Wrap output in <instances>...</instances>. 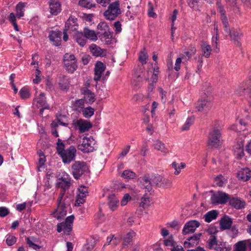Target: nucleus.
<instances>
[{
    "mask_svg": "<svg viewBox=\"0 0 251 251\" xmlns=\"http://www.w3.org/2000/svg\"><path fill=\"white\" fill-rule=\"evenodd\" d=\"M66 190V189H61V191L59 193V197L57 199V205H58V206L60 204L61 202L63 200Z\"/></svg>",
    "mask_w": 251,
    "mask_h": 251,
    "instance_id": "62",
    "label": "nucleus"
},
{
    "mask_svg": "<svg viewBox=\"0 0 251 251\" xmlns=\"http://www.w3.org/2000/svg\"><path fill=\"white\" fill-rule=\"evenodd\" d=\"M148 59V55L147 52L144 51H141L138 57V60L142 64L147 63V60Z\"/></svg>",
    "mask_w": 251,
    "mask_h": 251,
    "instance_id": "56",
    "label": "nucleus"
},
{
    "mask_svg": "<svg viewBox=\"0 0 251 251\" xmlns=\"http://www.w3.org/2000/svg\"><path fill=\"white\" fill-rule=\"evenodd\" d=\"M25 240L27 245L34 250L38 251L42 248V246L34 243L32 241H30L29 238H25Z\"/></svg>",
    "mask_w": 251,
    "mask_h": 251,
    "instance_id": "57",
    "label": "nucleus"
},
{
    "mask_svg": "<svg viewBox=\"0 0 251 251\" xmlns=\"http://www.w3.org/2000/svg\"><path fill=\"white\" fill-rule=\"evenodd\" d=\"M63 68L66 72L70 74H73L78 68L77 62H65L63 63Z\"/></svg>",
    "mask_w": 251,
    "mask_h": 251,
    "instance_id": "26",
    "label": "nucleus"
},
{
    "mask_svg": "<svg viewBox=\"0 0 251 251\" xmlns=\"http://www.w3.org/2000/svg\"><path fill=\"white\" fill-rule=\"evenodd\" d=\"M91 140H86V141H83L81 144L78 145L77 148L84 153L93 152L94 148L91 145Z\"/></svg>",
    "mask_w": 251,
    "mask_h": 251,
    "instance_id": "20",
    "label": "nucleus"
},
{
    "mask_svg": "<svg viewBox=\"0 0 251 251\" xmlns=\"http://www.w3.org/2000/svg\"><path fill=\"white\" fill-rule=\"evenodd\" d=\"M25 3L22 1L18 2L16 6V15L18 18L20 19L24 16L25 7Z\"/></svg>",
    "mask_w": 251,
    "mask_h": 251,
    "instance_id": "33",
    "label": "nucleus"
},
{
    "mask_svg": "<svg viewBox=\"0 0 251 251\" xmlns=\"http://www.w3.org/2000/svg\"><path fill=\"white\" fill-rule=\"evenodd\" d=\"M75 219V216L71 215L68 216L64 222V234L66 235H69L73 230V222Z\"/></svg>",
    "mask_w": 251,
    "mask_h": 251,
    "instance_id": "16",
    "label": "nucleus"
},
{
    "mask_svg": "<svg viewBox=\"0 0 251 251\" xmlns=\"http://www.w3.org/2000/svg\"><path fill=\"white\" fill-rule=\"evenodd\" d=\"M118 6H120V2L118 0H116L109 4L108 8L103 13V16L105 18L109 21H113L112 18V14L116 11Z\"/></svg>",
    "mask_w": 251,
    "mask_h": 251,
    "instance_id": "11",
    "label": "nucleus"
},
{
    "mask_svg": "<svg viewBox=\"0 0 251 251\" xmlns=\"http://www.w3.org/2000/svg\"><path fill=\"white\" fill-rule=\"evenodd\" d=\"M201 50L202 53L201 56L209 58L212 51L210 45L207 44L206 42H203L201 44Z\"/></svg>",
    "mask_w": 251,
    "mask_h": 251,
    "instance_id": "25",
    "label": "nucleus"
},
{
    "mask_svg": "<svg viewBox=\"0 0 251 251\" xmlns=\"http://www.w3.org/2000/svg\"><path fill=\"white\" fill-rule=\"evenodd\" d=\"M201 235H202L201 233H196V234H194L193 235L188 237L187 239V240L189 241H191V242L192 241L193 242V241H197V244H198Z\"/></svg>",
    "mask_w": 251,
    "mask_h": 251,
    "instance_id": "61",
    "label": "nucleus"
},
{
    "mask_svg": "<svg viewBox=\"0 0 251 251\" xmlns=\"http://www.w3.org/2000/svg\"><path fill=\"white\" fill-rule=\"evenodd\" d=\"M72 175L76 180L80 179L85 172H90L86 162L83 161H75L72 165Z\"/></svg>",
    "mask_w": 251,
    "mask_h": 251,
    "instance_id": "2",
    "label": "nucleus"
},
{
    "mask_svg": "<svg viewBox=\"0 0 251 251\" xmlns=\"http://www.w3.org/2000/svg\"><path fill=\"white\" fill-rule=\"evenodd\" d=\"M121 176L125 179H132L136 177V174L130 170H126L124 171Z\"/></svg>",
    "mask_w": 251,
    "mask_h": 251,
    "instance_id": "40",
    "label": "nucleus"
},
{
    "mask_svg": "<svg viewBox=\"0 0 251 251\" xmlns=\"http://www.w3.org/2000/svg\"><path fill=\"white\" fill-rule=\"evenodd\" d=\"M247 247L246 240H241L236 243L233 246V251H247Z\"/></svg>",
    "mask_w": 251,
    "mask_h": 251,
    "instance_id": "32",
    "label": "nucleus"
},
{
    "mask_svg": "<svg viewBox=\"0 0 251 251\" xmlns=\"http://www.w3.org/2000/svg\"><path fill=\"white\" fill-rule=\"evenodd\" d=\"M135 235L136 233L132 230H130L128 232H127L124 237V242L122 244L123 247H128V245L132 242L133 237L135 236Z\"/></svg>",
    "mask_w": 251,
    "mask_h": 251,
    "instance_id": "23",
    "label": "nucleus"
},
{
    "mask_svg": "<svg viewBox=\"0 0 251 251\" xmlns=\"http://www.w3.org/2000/svg\"><path fill=\"white\" fill-rule=\"evenodd\" d=\"M149 10L148 12V15L150 17L155 18L157 17V14L153 12V6L151 1L148 2Z\"/></svg>",
    "mask_w": 251,
    "mask_h": 251,
    "instance_id": "55",
    "label": "nucleus"
},
{
    "mask_svg": "<svg viewBox=\"0 0 251 251\" xmlns=\"http://www.w3.org/2000/svg\"><path fill=\"white\" fill-rule=\"evenodd\" d=\"M9 214V209L5 207H0V217H4Z\"/></svg>",
    "mask_w": 251,
    "mask_h": 251,
    "instance_id": "64",
    "label": "nucleus"
},
{
    "mask_svg": "<svg viewBox=\"0 0 251 251\" xmlns=\"http://www.w3.org/2000/svg\"><path fill=\"white\" fill-rule=\"evenodd\" d=\"M242 34H240V32L237 30H232L231 34L229 35V36L231 38L232 40H234V41H237L238 44L240 43L238 42L239 39H240Z\"/></svg>",
    "mask_w": 251,
    "mask_h": 251,
    "instance_id": "48",
    "label": "nucleus"
},
{
    "mask_svg": "<svg viewBox=\"0 0 251 251\" xmlns=\"http://www.w3.org/2000/svg\"><path fill=\"white\" fill-rule=\"evenodd\" d=\"M105 69L106 66L104 63L100 61H98L95 64L94 73L102 74Z\"/></svg>",
    "mask_w": 251,
    "mask_h": 251,
    "instance_id": "39",
    "label": "nucleus"
},
{
    "mask_svg": "<svg viewBox=\"0 0 251 251\" xmlns=\"http://www.w3.org/2000/svg\"><path fill=\"white\" fill-rule=\"evenodd\" d=\"M56 152L60 155L64 151H65V146L62 140L58 138L57 142L56 143Z\"/></svg>",
    "mask_w": 251,
    "mask_h": 251,
    "instance_id": "41",
    "label": "nucleus"
},
{
    "mask_svg": "<svg viewBox=\"0 0 251 251\" xmlns=\"http://www.w3.org/2000/svg\"><path fill=\"white\" fill-rule=\"evenodd\" d=\"M237 177L242 181H247L251 177V170L248 168L242 169L237 173Z\"/></svg>",
    "mask_w": 251,
    "mask_h": 251,
    "instance_id": "17",
    "label": "nucleus"
},
{
    "mask_svg": "<svg viewBox=\"0 0 251 251\" xmlns=\"http://www.w3.org/2000/svg\"><path fill=\"white\" fill-rule=\"evenodd\" d=\"M66 117L65 115H63L61 113L57 114L56 115V121H57V123H54V122H53L50 124V126H51V129L54 128H57V127H58L57 124H59L60 125L63 126H66V127L68 126L69 125V124L63 122L61 121V119L60 118V117Z\"/></svg>",
    "mask_w": 251,
    "mask_h": 251,
    "instance_id": "31",
    "label": "nucleus"
},
{
    "mask_svg": "<svg viewBox=\"0 0 251 251\" xmlns=\"http://www.w3.org/2000/svg\"><path fill=\"white\" fill-rule=\"evenodd\" d=\"M224 27V31L226 33V36H229L232 30L230 29L228 20L222 21Z\"/></svg>",
    "mask_w": 251,
    "mask_h": 251,
    "instance_id": "58",
    "label": "nucleus"
},
{
    "mask_svg": "<svg viewBox=\"0 0 251 251\" xmlns=\"http://www.w3.org/2000/svg\"><path fill=\"white\" fill-rule=\"evenodd\" d=\"M232 223V219L228 215H224L219 221L220 229L222 231L229 229Z\"/></svg>",
    "mask_w": 251,
    "mask_h": 251,
    "instance_id": "14",
    "label": "nucleus"
},
{
    "mask_svg": "<svg viewBox=\"0 0 251 251\" xmlns=\"http://www.w3.org/2000/svg\"><path fill=\"white\" fill-rule=\"evenodd\" d=\"M57 179L59 181L56 183V186L61 189H68L71 185L70 181L67 180L65 177H61Z\"/></svg>",
    "mask_w": 251,
    "mask_h": 251,
    "instance_id": "30",
    "label": "nucleus"
},
{
    "mask_svg": "<svg viewBox=\"0 0 251 251\" xmlns=\"http://www.w3.org/2000/svg\"><path fill=\"white\" fill-rule=\"evenodd\" d=\"M84 99H85L82 98V99H78V100H76L75 101V104H74V105L76 107H78L79 108L83 109L84 108V103H85V101L84 100Z\"/></svg>",
    "mask_w": 251,
    "mask_h": 251,
    "instance_id": "63",
    "label": "nucleus"
},
{
    "mask_svg": "<svg viewBox=\"0 0 251 251\" xmlns=\"http://www.w3.org/2000/svg\"><path fill=\"white\" fill-rule=\"evenodd\" d=\"M195 119V118L193 116L188 117L187 119L185 124L182 126L181 130H188L190 128V126L194 124Z\"/></svg>",
    "mask_w": 251,
    "mask_h": 251,
    "instance_id": "42",
    "label": "nucleus"
},
{
    "mask_svg": "<svg viewBox=\"0 0 251 251\" xmlns=\"http://www.w3.org/2000/svg\"><path fill=\"white\" fill-rule=\"evenodd\" d=\"M164 244L165 246H171L174 247L175 242L173 239V236L172 235L169 236V238L165 239L164 241Z\"/></svg>",
    "mask_w": 251,
    "mask_h": 251,
    "instance_id": "60",
    "label": "nucleus"
},
{
    "mask_svg": "<svg viewBox=\"0 0 251 251\" xmlns=\"http://www.w3.org/2000/svg\"><path fill=\"white\" fill-rule=\"evenodd\" d=\"M113 34L112 31H104L103 33L100 32V34L99 35V38L103 41V39L105 38L106 45H109L111 44V39L112 35Z\"/></svg>",
    "mask_w": 251,
    "mask_h": 251,
    "instance_id": "27",
    "label": "nucleus"
},
{
    "mask_svg": "<svg viewBox=\"0 0 251 251\" xmlns=\"http://www.w3.org/2000/svg\"><path fill=\"white\" fill-rule=\"evenodd\" d=\"M137 184L142 189H146V191L150 192L152 190V185L151 181V176L146 174L137 178Z\"/></svg>",
    "mask_w": 251,
    "mask_h": 251,
    "instance_id": "6",
    "label": "nucleus"
},
{
    "mask_svg": "<svg viewBox=\"0 0 251 251\" xmlns=\"http://www.w3.org/2000/svg\"><path fill=\"white\" fill-rule=\"evenodd\" d=\"M95 16L94 14H87L85 13H81L79 15V17L82 19L83 21H85L88 22H91L93 21V18Z\"/></svg>",
    "mask_w": 251,
    "mask_h": 251,
    "instance_id": "46",
    "label": "nucleus"
},
{
    "mask_svg": "<svg viewBox=\"0 0 251 251\" xmlns=\"http://www.w3.org/2000/svg\"><path fill=\"white\" fill-rule=\"evenodd\" d=\"M216 6L217 7L218 11L220 13V19L221 21H223L228 20L226 10L220 1H217L216 2Z\"/></svg>",
    "mask_w": 251,
    "mask_h": 251,
    "instance_id": "34",
    "label": "nucleus"
},
{
    "mask_svg": "<svg viewBox=\"0 0 251 251\" xmlns=\"http://www.w3.org/2000/svg\"><path fill=\"white\" fill-rule=\"evenodd\" d=\"M90 51L95 57H104L105 54H103L102 52L106 51V50L102 49L96 44H92L89 47Z\"/></svg>",
    "mask_w": 251,
    "mask_h": 251,
    "instance_id": "21",
    "label": "nucleus"
},
{
    "mask_svg": "<svg viewBox=\"0 0 251 251\" xmlns=\"http://www.w3.org/2000/svg\"><path fill=\"white\" fill-rule=\"evenodd\" d=\"M211 91V87L209 83L205 82L202 85L201 99L196 103V108L198 111H203L207 113L211 109L212 106L211 99L209 97Z\"/></svg>",
    "mask_w": 251,
    "mask_h": 251,
    "instance_id": "1",
    "label": "nucleus"
},
{
    "mask_svg": "<svg viewBox=\"0 0 251 251\" xmlns=\"http://www.w3.org/2000/svg\"><path fill=\"white\" fill-rule=\"evenodd\" d=\"M70 78L65 75L59 77L58 85L60 89L63 91L68 92L70 89Z\"/></svg>",
    "mask_w": 251,
    "mask_h": 251,
    "instance_id": "18",
    "label": "nucleus"
},
{
    "mask_svg": "<svg viewBox=\"0 0 251 251\" xmlns=\"http://www.w3.org/2000/svg\"><path fill=\"white\" fill-rule=\"evenodd\" d=\"M70 61H77V59L74 54L66 53L63 55L62 63L65 62H69Z\"/></svg>",
    "mask_w": 251,
    "mask_h": 251,
    "instance_id": "45",
    "label": "nucleus"
},
{
    "mask_svg": "<svg viewBox=\"0 0 251 251\" xmlns=\"http://www.w3.org/2000/svg\"><path fill=\"white\" fill-rule=\"evenodd\" d=\"M200 226V223L196 220H193L187 222L184 225L182 231V234L185 235L195 232L197 228Z\"/></svg>",
    "mask_w": 251,
    "mask_h": 251,
    "instance_id": "7",
    "label": "nucleus"
},
{
    "mask_svg": "<svg viewBox=\"0 0 251 251\" xmlns=\"http://www.w3.org/2000/svg\"><path fill=\"white\" fill-rule=\"evenodd\" d=\"M72 125L75 129H78L80 133L88 131L93 126V124L89 121L79 119L75 121H73Z\"/></svg>",
    "mask_w": 251,
    "mask_h": 251,
    "instance_id": "5",
    "label": "nucleus"
},
{
    "mask_svg": "<svg viewBox=\"0 0 251 251\" xmlns=\"http://www.w3.org/2000/svg\"><path fill=\"white\" fill-rule=\"evenodd\" d=\"M228 205L236 209H242L245 208L246 202L244 201L241 200L239 197H234L229 196Z\"/></svg>",
    "mask_w": 251,
    "mask_h": 251,
    "instance_id": "10",
    "label": "nucleus"
},
{
    "mask_svg": "<svg viewBox=\"0 0 251 251\" xmlns=\"http://www.w3.org/2000/svg\"><path fill=\"white\" fill-rule=\"evenodd\" d=\"M77 191L79 192V194H77L76 196L75 205L79 206V203L78 202V199H82L83 198H85L87 195V194L88 193V192L87 187L83 185H81L79 188H78Z\"/></svg>",
    "mask_w": 251,
    "mask_h": 251,
    "instance_id": "24",
    "label": "nucleus"
},
{
    "mask_svg": "<svg viewBox=\"0 0 251 251\" xmlns=\"http://www.w3.org/2000/svg\"><path fill=\"white\" fill-rule=\"evenodd\" d=\"M108 205L112 211H114L118 206L119 200L116 198L115 194H110L108 196Z\"/></svg>",
    "mask_w": 251,
    "mask_h": 251,
    "instance_id": "22",
    "label": "nucleus"
},
{
    "mask_svg": "<svg viewBox=\"0 0 251 251\" xmlns=\"http://www.w3.org/2000/svg\"><path fill=\"white\" fill-rule=\"evenodd\" d=\"M230 229L228 235L232 238H235L238 234V229L236 225L231 226V227L229 229Z\"/></svg>",
    "mask_w": 251,
    "mask_h": 251,
    "instance_id": "54",
    "label": "nucleus"
},
{
    "mask_svg": "<svg viewBox=\"0 0 251 251\" xmlns=\"http://www.w3.org/2000/svg\"><path fill=\"white\" fill-rule=\"evenodd\" d=\"M62 32L59 30H50L49 38L50 41L53 42V45L58 47L61 45Z\"/></svg>",
    "mask_w": 251,
    "mask_h": 251,
    "instance_id": "12",
    "label": "nucleus"
},
{
    "mask_svg": "<svg viewBox=\"0 0 251 251\" xmlns=\"http://www.w3.org/2000/svg\"><path fill=\"white\" fill-rule=\"evenodd\" d=\"M210 193H212L211 196V203L213 205L225 204L229 201L230 195L226 192L221 191L215 192L212 190L210 191Z\"/></svg>",
    "mask_w": 251,
    "mask_h": 251,
    "instance_id": "3",
    "label": "nucleus"
},
{
    "mask_svg": "<svg viewBox=\"0 0 251 251\" xmlns=\"http://www.w3.org/2000/svg\"><path fill=\"white\" fill-rule=\"evenodd\" d=\"M76 155V150L75 147L71 145L59 156L61 158L63 163L69 164L73 161H75Z\"/></svg>",
    "mask_w": 251,
    "mask_h": 251,
    "instance_id": "4",
    "label": "nucleus"
},
{
    "mask_svg": "<svg viewBox=\"0 0 251 251\" xmlns=\"http://www.w3.org/2000/svg\"><path fill=\"white\" fill-rule=\"evenodd\" d=\"M83 36L87 39L96 41L98 40L100 31L96 32L94 30L90 29L88 27H85L83 29Z\"/></svg>",
    "mask_w": 251,
    "mask_h": 251,
    "instance_id": "19",
    "label": "nucleus"
},
{
    "mask_svg": "<svg viewBox=\"0 0 251 251\" xmlns=\"http://www.w3.org/2000/svg\"><path fill=\"white\" fill-rule=\"evenodd\" d=\"M151 181L152 184L154 183L155 185L158 187L160 181L162 180V176L158 174H152L151 176Z\"/></svg>",
    "mask_w": 251,
    "mask_h": 251,
    "instance_id": "47",
    "label": "nucleus"
},
{
    "mask_svg": "<svg viewBox=\"0 0 251 251\" xmlns=\"http://www.w3.org/2000/svg\"><path fill=\"white\" fill-rule=\"evenodd\" d=\"M219 215L217 210H212L208 211L204 215V221L207 223H210L212 221L216 219Z\"/></svg>",
    "mask_w": 251,
    "mask_h": 251,
    "instance_id": "28",
    "label": "nucleus"
},
{
    "mask_svg": "<svg viewBox=\"0 0 251 251\" xmlns=\"http://www.w3.org/2000/svg\"><path fill=\"white\" fill-rule=\"evenodd\" d=\"M99 30L104 31H110L109 26L106 22H100L97 25Z\"/></svg>",
    "mask_w": 251,
    "mask_h": 251,
    "instance_id": "51",
    "label": "nucleus"
},
{
    "mask_svg": "<svg viewBox=\"0 0 251 251\" xmlns=\"http://www.w3.org/2000/svg\"><path fill=\"white\" fill-rule=\"evenodd\" d=\"M48 3L51 15L56 16L61 12V5L59 0H50Z\"/></svg>",
    "mask_w": 251,
    "mask_h": 251,
    "instance_id": "15",
    "label": "nucleus"
},
{
    "mask_svg": "<svg viewBox=\"0 0 251 251\" xmlns=\"http://www.w3.org/2000/svg\"><path fill=\"white\" fill-rule=\"evenodd\" d=\"M221 135L220 130L217 128H214L212 132H209L210 136L207 142L208 146L211 148L218 146Z\"/></svg>",
    "mask_w": 251,
    "mask_h": 251,
    "instance_id": "8",
    "label": "nucleus"
},
{
    "mask_svg": "<svg viewBox=\"0 0 251 251\" xmlns=\"http://www.w3.org/2000/svg\"><path fill=\"white\" fill-rule=\"evenodd\" d=\"M83 33L82 31H77L75 33V41L82 47H84L87 43L86 39L81 37L82 36H83Z\"/></svg>",
    "mask_w": 251,
    "mask_h": 251,
    "instance_id": "36",
    "label": "nucleus"
},
{
    "mask_svg": "<svg viewBox=\"0 0 251 251\" xmlns=\"http://www.w3.org/2000/svg\"><path fill=\"white\" fill-rule=\"evenodd\" d=\"M244 146V141L242 139L238 140L233 146V151L237 159L241 160L245 155Z\"/></svg>",
    "mask_w": 251,
    "mask_h": 251,
    "instance_id": "9",
    "label": "nucleus"
},
{
    "mask_svg": "<svg viewBox=\"0 0 251 251\" xmlns=\"http://www.w3.org/2000/svg\"><path fill=\"white\" fill-rule=\"evenodd\" d=\"M172 185V182L167 178H163L162 176V180L160 181L158 187L167 188L170 187Z\"/></svg>",
    "mask_w": 251,
    "mask_h": 251,
    "instance_id": "49",
    "label": "nucleus"
},
{
    "mask_svg": "<svg viewBox=\"0 0 251 251\" xmlns=\"http://www.w3.org/2000/svg\"><path fill=\"white\" fill-rule=\"evenodd\" d=\"M92 0H79L78 5L82 7L87 9H90L93 7H96V4L92 3Z\"/></svg>",
    "mask_w": 251,
    "mask_h": 251,
    "instance_id": "35",
    "label": "nucleus"
},
{
    "mask_svg": "<svg viewBox=\"0 0 251 251\" xmlns=\"http://www.w3.org/2000/svg\"><path fill=\"white\" fill-rule=\"evenodd\" d=\"M17 238L12 234L9 233L6 236V243L8 246H11L15 244Z\"/></svg>",
    "mask_w": 251,
    "mask_h": 251,
    "instance_id": "44",
    "label": "nucleus"
},
{
    "mask_svg": "<svg viewBox=\"0 0 251 251\" xmlns=\"http://www.w3.org/2000/svg\"><path fill=\"white\" fill-rule=\"evenodd\" d=\"M19 94L22 100H26L31 96V93L29 90L26 87H22L19 93Z\"/></svg>",
    "mask_w": 251,
    "mask_h": 251,
    "instance_id": "37",
    "label": "nucleus"
},
{
    "mask_svg": "<svg viewBox=\"0 0 251 251\" xmlns=\"http://www.w3.org/2000/svg\"><path fill=\"white\" fill-rule=\"evenodd\" d=\"M45 89L47 91L52 92L54 89V87L53 84V83L51 81V79L50 78V76L48 75L46 76L45 79Z\"/></svg>",
    "mask_w": 251,
    "mask_h": 251,
    "instance_id": "43",
    "label": "nucleus"
},
{
    "mask_svg": "<svg viewBox=\"0 0 251 251\" xmlns=\"http://www.w3.org/2000/svg\"><path fill=\"white\" fill-rule=\"evenodd\" d=\"M83 116L87 119L91 118L94 115L95 109L90 106L84 108L82 110Z\"/></svg>",
    "mask_w": 251,
    "mask_h": 251,
    "instance_id": "38",
    "label": "nucleus"
},
{
    "mask_svg": "<svg viewBox=\"0 0 251 251\" xmlns=\"http://www.w3.org/2000/svg\"><path fill=\"white\" fill-rule=\"evenodd\" d=\"M50 106L48 103L45 94L43 92H41L37 98V107L39 108L40 107Z\"/></svg>",
    "mask_w": 251,
    "mask_h": 251,
    "instance_id": "29",
    "label": "nucleus"
},
{
    "mask_svg": "<svg viewBox=\"0 0 251 251\" xmlns=\"http://www.w3.org/2000/svg\"><path fill=\"white\" fill-rule=\"evenodd\" d=\"M96 245V242L91 240L90 243H87L85 244L82 249V251H91Z\"/></svg>",
    "mask_w": 251,
    "mask_h": 251,
    "instance_id": "50",
    "label": "nucleus"
},
{
    "mask_svg": "<svg viewBox=\"0 0 251 251\" xmlns=\"http://www.w3.org/2000/svg\"><path fill=\"white\" fill-rule=\"evenodd\" d=\"M154 148L155 149L163 152H165L167 150L165 144L161 141L156 142L154 145Z\"/></svg>",
    "mask_w": 251,
    "mask_h": 251,
    "instance_id": "53",
    "label": "nucleus"
},
{
    "mask_svg": "<svg viewBox=\"0 0 251 251\" xmlns=\"http://www.w3.org/2000/svg\"><path fill=\"white\" fill-rule=\"evenodd\" d=\"M205 231L209 235H211V237H212L213 235H216V234L219 231L217 227L213 225H210L208 228L205 230Z\"/></svg>",
    "mask_w": 251,
    "mask_h": 251,
    "instance_id": "52",
    "label": "nucleus"
},
{
    "mask_svg": "<svg viewBox=\"0 0 251 251\" xmlns=\"http://www.w3.org/2000/svg\"><path fill=\"white\" fill-rule=\"evenodd\" d=\"M67 211L66 209L60 208V210L58 213L55 215H54L53 217L57 220H60L62 218L64 217L67 215Z\"/></svg>",
    "mask_w": 251,
    "mask_h": 251,
    "instance_id": "59",
    "label": "nucleus"
},
{
    "mask_svg": "<svg viewBox=\"0 0 251 251\" xmlns=\"http://www.w3.org/2000/svg\"><path fill=\"white\" fill-rule=\"evenodd\" d=\"M81 93L84 95L83 99H85V103L91 105L96 100L95 93L88 88L81 89Z\"/></svg>",
    "mask_w": 251,
    "mask_h": 251,
    "instance_id": "13",
    "label": "nucleus"
}]
</instances>
